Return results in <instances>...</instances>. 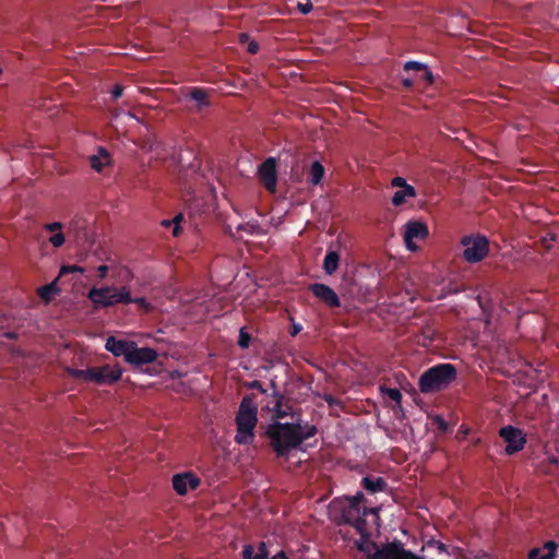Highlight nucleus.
I'll return each instance as SVG.
<instances>
[{"mask_svg": "<svg viewBox=\"0 0 559 559\" xmlns=\"http://www.w3.org/2000/svg\"><path fill=\"white\" fill-rule=\"evenodd\" d=\"M243 559H269V552L265 543L261 542L257 551L252 545H246L242 549Z\"/></svg>", "mask_w": 559, "mask_h": 559, "instance_id": "nucleus-20", "label": "nucleus"}, {"mask_svg": "<svg viewBox=\"0 0 559 559\" xmlns=\"http://www.w3.org/2000/svg\"><path fill=\"white\" fill-rule=\"evenodd\" d=\"M362 486L367 491H369L371 493H376L379 491H383L386 487V483L382 477H377V478L364 477Z\"/></svg>", "mask_w": 559, "mask_h": 559, "instance_id": "nucleus-22", "label": "nucleus"}, {"mask_svg": "<svg viewBox=\"0 0 559 559\" xmlns=\"http://www.w3.org/2000/svg\"><path fill=\"white\" fill-rule=\"evenodd\" d=\"M317 433L314 426L301 427L299 424L274 423L267 426L266 436L277 456H287L292 450Z\"/></svg>", "mask_w": 559, "mask_h": 559, "instance_id": "nucleus-1", "label": "nucleus"}, {"mask_svg": "<svg viewBox=\"0 0 559 559\" xmlns=\"http://www.w3.org/2000/svg\"><path fill=\"white\" fill-rule=\"evenodd\" d=\"M272 559H287L284 551H280L277 555H275Z\"/></svg>", "mask_w": 559, "mask_h": 559, "instance_id": "nucleus-43", "label": "nucleus"}, {"mask_svg": "<svg viewBox=\"0 0 559 559\" xmlns=\"http://www.w3.org/2000/svg\"><path fill=\"white\" fill-rule=\"evenodd\" d=\"M200 485V479L192 473L177 474L173 477V487L178 495H186L188 490H194Z\"/></svg>", "mask_w": 559, "mask_h": 559, "instance_id": "nucleus-14", "label": "nucleus"}, {"mask_svg": "<svg viewBox=\"0 0 559 559\" xmlns=\"http://www.w3.org/2000/svg\"><path fill=\"white\" fill-rule=\"evenodd\" d=\"M123 93V86L116 84L111 90V96L114 99H118Z\"/></svg>", "mask_w": 559, "mask_h": 559, "instance_id": "nucleus-35", "label": "nucleus"}, {"mask_svg": "<svg viewBox=\"0 0 559 559\" xmlns=\"http://www.w3.org/2000/svg\"><path fill=\"white\" fill-rule=\"evenodd\" d=\"M190 97L198 103L199 108L209 106L207 95L202 88H192L190 91Z\"/></svg>", "mask_w": 559, "mask_h": 559, "instance_id": "nucleus-25", "label": "nucleus"}, {"mask_svg": "<svg viewBox=\"0 0 559 559\" xmlns=\"http://www.w3.org/2000/svg\"><path fill=\"white\" fill-rule=\"evenodd\" d=\"M413 84H414V81L411 80V79H404L403 80V85L406 86V87H411V86H413Z\"/></svg>", "mask_w": 559, "mask_h": 559, "instance_id": "nucleus-42", "label": "nucleus"}, {"mask_svg": "<svg viewBox=\"0 0 559 559\" xmlns=\"http://www.w3.org/2000/svg\"><path fill=\"white\" fill-rule=\"evenodd\" d=\"M323 176H324L323 165L319 160L313 162L309 169V182L313 186H317L322 181Z\"/></svg>", "mask_w": 559, "mask_h": 559, "instance_id": "nucleus-24", "label": "nucleus"}, {"mask_svg": "<svg viewBox=\"0 0 559 559\" xmlns=\"http://www.w3.org/2000/svg\"><path fill=\"white\" fill-rule=\"evenodd\" d=\"M247 38H248V35H246V34H241V35H240V39H241V40H245V39H247Z\"/></svg>", "mask_w": 559, "mask_h": 559, "instance_id": "nucleus-44", "label": "nucleus"}, {"mask_svg": "<svg viewBox=\"0 0 559 559\" xmlns=\"http://www.w3.org/2000/svg\"><path fill=\"white\" fill-rule=\"evenodd\" d=\"M70 273H84V269L79 265H62L59 275H66Z\"/></svg>", "mask_w": 559, "mask_h": 559, "instance_id": "nucleus-28", "label": "nucleus"}, {"mask_svg": "<svg viewBox=\"0 0 559 559\" xmlns=\"http://www.w3.org/2000/svg\"><path fill=\"white\" fill-rule=\"evenodd\" d=\"M359 550L368 554L369 559H415L411 550H406L399 540L384 544L378 548L374 543L370 545L357 544Z\"/></svg>", "mask_w": 559, "mask_h": 559, "instance_id": "nucleus-7", "label": "nucleus"}, {"mask_svg": "<svg viewBox=\"0 0 559 559\" xmlns=\"http://www.w3.org/2000/svg\"><path fill=\"white\" fill-rule=\"evenodd\" d=\"M425 64L423 63H419V62H416V61H407L405 64H404V69L405 70H416V71H421V70H425Z\"/></svg>", "mask_w": 559, "mask_h": 559, "instance_id": "nucleus-32", "label": "nucleus"}, {"mask_svg": "<svg viewBox=\"0 0 559 559\" xmlns=\"http://www.w3.org/2000/svg\"><path fill=\"white\" fill-rule=\"evenodd\" d=\"M44 229L46 231L52 233V236L49 237L48 241L55 248H59L64 243L66 237H64L63 233L61 231V229H62L61 223H59V222L48 223V224L44 225Z\"/></svg>", "mask_w": 559, "mask_h": 559, "instance_id": "nucleus-18", "label": "nucleus"}, {"mask_svg": "<svg viewBox=\"0 0 559 559\" xmlns=\"http://www.w3.org/2000/svg\"><path fill=\"white\" fill-rule=\"evenodd\" d=\"M381 391L390 397L392 401H394L396 404H400L402 401V394L399 389H392V388H382Z\"/></svg>", "mask_w": 559, "mask_h": 559, "instance_id": "nucleus-26", "label": "nucleus"}, {"mask_svg": "<svg viewBox=\"0 0 559 559\" xmlns=\"http://www.w3.org/2000/svg\"><path fill=\"white\" fill-rule=\"evenodd\" d=\"M499 436L507 443L506 452L513 454L524 448L526 439L522 431L513 426L502 427L499 431Z\"/></svg>", "mask_w": 559, "mask_h": 559, "instance_id": "nucleus-10", "label": "nucleus"}, {"mask_svg": "<svg viewBox=\"0 0 559 559\" xmlns=\"http://www.w3.org/2000/svg\"><path fill=\"white\" fill-rule=\"evenodd\" d=\"M249 388H251V389H257V390H259V391H260L261 393H263V394H265V393H266V390H265V389H263V386H262L261 382H260V381H258V380H254V381H252L251 383H249Z\"/></svg>", "mask_w": 559, "mask_h": 559, "instance_id": "nucleus-38", "label": "nucleus"}, {"mask_svg": "<svg viewBox=\"0 0 559 559\" xmlns=\"http://www.w3.org/2000/svg\"><path fill=\"white\" fill-rule=\"evenodd\" d=\"M131 345L132 341L117 340L114 336H109L106 341L105 347L116 357L122 356L126 359Z\"/></svg>", "mask_w": 559, "mask_h": 559, "instance_id": "nucleus-16", "label": "nucleus"}, {"mask_svg": "<svg viewBox=\"0 0 559 559\" xmlns=\"http://www.w3.org/2000/svg\"><path fill=\"white\" fill-rule=\"evenodd\" d=\"M258 177L264 188L271 192L275 193L277 188V169H276V159L274 157L266 158L258 169Z\"/></svg>", "mask_w": 559, "mask_h": 559, "instance_id": "nucleus-9", "label": "nucleus"}, {"mask_svg": "<svg viewBox=\"0 0 559 559\" xmlns=\"http://www.w3.org/2000/svg\"><path fill=\"white\" fill-rule=\"evenodd\" d=\"M463 259L468 263L483 261L489 253V241L483 235H468L461 239Z\"/></svg>", "mask_w": 559, "mask_h": 559, "instance_id": "nucleus-8", "label": "nucleus"}, {"mask_svg": "<svg viewBox=\"0 0 559 559\" xmlns=\"http://www.w3.org/2000/svg\"><path fill=\"white\" fill-rule=\"evenodd\" d=\"M180 219H181V215H178L173 221V223L175 224V227H174V230H173V235L174 236H178L179 235V230H180L179 221Z\"/></svg>", "mask_w": 559, "mask_h": 559, "instance_id": "nucleus-39", "label": "nucleus"}, {"mask_svg": "<svg viewBox=\"0 0 559 559\" xmlns=\"http://www.w3.org/2000/svg\"><path fill=\"white\" fill-rule=\"evenodd\" d=\"M251 336L246 330L242 328L239 332L238 345L241 348H248L250 345Z\"/></svg>", "mask_w": 559, "mask_h": 559, "instance_id": "nucleus-27", "label": "nucleus"}, {"mask_svg": "<svg viewBox=\"0 0 559 559\" xmlns=\"http://www.w3.org/2000/svg\"><path fill=\"white\" fill-rule=\"evenodd\" d=\"M237 432L235 441L238 444H251L254 440V428L258 423V411L253 396H245L235 418Z\"/></svg>", "mask_w": 559, "mask_h": 559, "instance_id": "nucleus-3", "label": "nucleus"}, {"mask_svg": "<svg viewBox=\"0 0 559 559\" xmlns=\"http://www.w3.org/2000/svg\"><path fill=\"white\" fill-rule=\"evenodd\" d=\"M170 224H171V222H169V221H164L163 222V225H165V226H169Z\"/></svg>", "mask_w": 559, "mask_h": 559, "instance_id": "nucleus-45", "label": "nucleus"}, {"mask_svg": "<svg viewBox=\"0 0 559 559\" xmlns=\"http://www.w3.org/2000/svg\"><path fill=\"white\" fill-rule=\"evenodd\" d=\"M420 72L421 74L416 78L417 81H425L428 84L433 82L432 73L427 69V67H425V70H421Z\"/></svg>", "mask_w": 559, "mask_h": 559, "instance_id": "nucleus-31", "label": "nucleus"}, {"mask_svg": "<svg viewBox=\"0 0 559 559\" xmlns=\"http://www.w3.org/2000/svg\"><path fill=\"white\" fill-rule=\"evenodd\" d=\"M297 7L302 14H307L312 10L311 0H305V2H299Z\"/></svg>", "mask_w": 559, "mask_h": 559, "instance_id": "nucleus-33", "label": "nucleus"}, {"mask_svg": "<svg viewBox=\"0 0 559 559\" xmlns=\"http://www.w3.org/2000/svg\"><path fill=\"white\" fill-rule=\"evenodd\" d=\"M340 264V255L335 251H329L323 260V270L326 274L332 275Z\"/></svg>", "mask_w": 559, "mask_h": 559, "instance_id": "nucleus-23", "label": "nucleus"}, {"mask_svg": "<svg viewBox=\"0 0 559 559\" xmlns=\"http://www.w3.org/2000/svg\"><path fill=\"white\" fill-rule=\"evenodd\" d=\"M364 495L357 492L350 498L344 500H334L331 504V512L340 513V523L350 524L361 537L369 536V527L367 525L366 516H377L374 509H368L362 506Z\"/></svg>", "mask_w": 559, "mask_h": 559, "instance_id": "nucleus-2", "label": "nucleus"}, {"mask_svg": "<svg viewBox=\"0 0 559 559\" xmlns=\"http://www.w3.org/2000/svg\"><path fill=\"white\" fill-rule=\"evenodd\" d=\"M108 266L105 265V264H102L97 267V273H98V277L100 280H104L106 276H107V273H108Z\"/></svg>", "mask_w": 559, "mask_h": 559, "instance_id": "nucleus-37", "label": "nucleus"}, {"mask_svg": "<svg viewBox=\"0 0 559 559\" xmlns=\"http://www.w3.org/2000/svg\"><path fill=\"white\" fill-rule=\"evenodd\" d=\"M455 378V368L451 364H441L425 371L418 386L423 393H431L447 388Z\"/></svg>", "mask_w": 559, "mask_h": 559, "instance_id": "nucleus-4", "label": "nucleus"}, {"mask_svg": "<svg viewBox=\"0 0 559 559\" xmlns=\"http://www.w3.org/2000/svg\"><path fill=\"white\" fill-rule=\"evenodd\" d=\"M131 302H134L141 309H143L145 312H150L154 309V307L152 306V304H150L145 298L141 297V298H135L133 299L132 298V301Z\"/></svg>", "mask_w": 559, "mask_h": 559, "instance_id": "nucleus-30", "label": "nucleus"}, {"mask_svg": "<svg viewBox=\"0 0 559 559\" xmlns=\"http://www.w3.org/2000/svg\"><path fill=\"white\" fill-rule=\"evenodd\" d=\"M417 195L416 190L413 186L404 187V189L397 190L392 197V204L394 206L403 205L408 199Z\"/></svg>", "mask_w": 559, "mask_h": 559, "instance_id": "nucleus-21", "label": "nucleus"}, {"mask_svg": "<svg viewBox=\"0 0 559 559\" xmlns=\"http://www.w3.org/2000/svg\"><path fill=\"white\" fill-rule=\"evenodd\" d=\"M428 545L435 546L438 549L439 552H448L447 546L443 543H441V542L431 540V542H429Z\"/></svg>", "mask_w": 559, "mask_h": 559, "instance_id": "nucleus-36", "label": "nucleus"}, {"mask_svg": "<svg viewBox=\"0 0 559 559\" xmlns=\"http://www.w3.org/2000/svg\"><path fill=\"white\" fill-rule=\"evenodd\" d=\"M309 288L312 292V294L318 299L323 301L326 306H329L331 308L340 307V305H341L340 298H338L337 294L330 286H328L325 284H321V283H316V284L310 285Z\"/></svg>", "mask_w": 559, "mask_h": 559, "instance_id": "nucleus-13", "label": "nucleus"}, {"mask_svg": "<svg viewBox=\"0 0 559 559\" xmlns=\"http://www.w3.org/2000/svg\"><path fill=\"white\" fill-rule=\"evenodd\" d=\"M392 187L404 189V187L409 186L403 177H394L391 181Z\"/></svg>", "mask_w": 559, "mask_h": 559, "instance_id": "nucleus-34", "label": "nucleus"}, {"mask_svg": "<svg viewBox=\"0 0 559 559\" xmlns=\"http://www.w3.org/2000/svg\"><path fill=\"white\" fill-rule=\"evenodd\" d=\"M557 543L549 540L543 548H534L528 552V559H554L557 550Z\"/></svg>", "mask_w": 559, "mask_h": 559, "instance_id": "nucleus-17", "label": "nucleus"}, {"mask_svg": "<svg viewBox=\"0 0 559 559\" xmlns=\"http://www.w3.org/2000/svg\"><path fill=\"white\" fill-rule=\"evenodd\" d=\"M111 163V158H110V155L109 153L103 148V147H99L98 151H97V154L95 155H92L90 157V164H91V167L97 171V173H100L103 171V169L106 167V166H109Z\"/></svg>", "mask_w": 559, "mask_h": 559, "instance_id": "nucleus-19", "label": "nucleus"}, {"mask_svg": "<svg viewBox=\"0 0 559 559\" xmlns=\"http://www.w3.org/2000/svg\"><path fill=\"white\" fill-rule=\"evenodd\" d=\"M266 408L275 418H283L290 412L288 404L284 403V396L277 392H274L270 395V401L266 403Z\"/></svg>", "mask_w": 559, "mask_h": 559, "instance_id": "nucleus-15", "label": "nucleus"}, {"mask_svg": "<svg viewBox=\"0 0 559 559\" xmlns=\"http://www.w3.org/2000/svg\"><path fill=\"white\" fill-rule=\"evenodd\" d=\"M87 297L96 308L111 307L117 304L128 305L132 301L131 292L127 286L93 287L88 290Z\"/></svg>", "mask_w": 559, "mask_h": 559, "instance_id": "nucleus-6", "label": "nucleus"}, {"mask_svg": "<svg viewBox=\"0 0 559 559\" xmlns=\"http://www.w3.org/2000/svg\"><path fill=\"white\" fill-rule=\"evenodd\" d=\"M55 290H56V288H55L53 284L45 285V286L39 288V295H40V297L43 299L48 301L50 299L51 293L55 292Z\"/></svg>", "mask_w": 559, "mask_h": 559, "instance_id": "nucleus-29", "label": "nucleus"}, {"mask_svg": "<svg viewBox=\"0 0 559 559\" xmlns=\"http://www.w3.org/2000/svg\"><path fill=\"white\" fill-rule=\"evenodd\" d=\"M153 148V144H150V146L147 147L148 151H151Z\"/></svg>", "mask_w": 559, "mask_h": 559, "instance_id": "nucleus-47", "label": "nucleus"}, {"mask_svg": "<svg viewBox=\"0 0 559 559\" xmlns=\"http://www.w3.org/2000/svg\"><path fill=\"white\" fill-rule=\"evenodd\" d=\"M301 331V326L299 324H293L290 335L296 336Z\"/></svg>", "mask_w": 559, "mask_h": 559, "instance_id": "nucleus-41", "label": "nucleus"}, {"mask_svg": "<svg viewBox=\"0 0 559 559\" xmlns=\"http://www.w3.org/2000/svg\"><path fill=\"white\" fill-rule=\"evenodd\" d=\"M156 358L157 352L155 349L150 347H138L136 344L132 342L126 361L131 365L141 366L153 362Z\"/></svg>", "mask_w": 559, "mask_h": 559, "instance_id": "nucleus-12", "label": "nucleus"}, {"mask_svg": "<svg viewBox=\"0 0 559 559\" xmlns=\"http://www.w3.org/2000/svg\"><path fill=\"white\" fill-rule=\"evenodd\" d=\"M428 236V227L425 223L418 221H411L405 225L404 241L406 248L411 251H416L417 246L415 239H425Z\"/></svg>", "mask_w": 559, "mask_h": 559, "instance_id": "nucleus-11", "label": "nucleus"}, {"mask_svg": "<svg viewBox=\"0 0 559 559\" xmlns=\"http://www.w3.org/2000/svg\"><path fill=\"white\" fill-rule=\"evenodd\" d=\"M67 372L74 379L84 382H92L98 385H107L117 382L122 374V369L118 366H100L87 369L68 368Z\"/></svg>", "mask_w": 559, "mask_h": 559, "instance_id": "nucleus-5", "label": "nucleus"}, {"mask_svg": "<svg viewBox=\"0 0 559 559\" xmlns=\"http://www.w3.org/2000/svg\"><path fill=\"white\" fill-rule=\"evenodd\" d=\"M414 558H415V559H424V558H421V557H419V556H417V555H415V554H414Z\"/></svg>", "mask_w": 559, "mask_h": 559, "instance_id": "nucleus-46", "label": "nucleus"}, {"mask_svg": "<svg viewBox=\"0 0 559 559\" xmlns=\"http://www.w3.org/2000/svg\"><path fill=\"white\" fill-rule=\"evenodd\" d=\"M248 51L252 55L259 51V44L257 41H251L248 45Z\"/></svg>", "mask_w": 559, "mask_h": 559, "instance_id": "nucleus-40", "label": "nucleus"}]
</instances>
